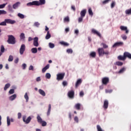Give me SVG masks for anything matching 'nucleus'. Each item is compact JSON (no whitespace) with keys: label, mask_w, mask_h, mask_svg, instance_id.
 Wrapping results in <instances>:
<instances>
[{"label":"nucleus","mask_w":131,"mask_h":131,"mask_svg":"<svg viewBox=\"0 0 131 131\" xmlns=\"http://www.w3.org/2000/svg\"><path fill=\"white\" fill-rule=\"evenodd\" d=\"M8 43H9V45H15V43H16V38H15L14 36H13L12 35H8Z\"/></svg>","instance_id":"nucleus-1"},{"label":"nucleus","mask_w":131,"mask_h":131,"mask_svg":"<svg viewBox=\"0 0 131 131\" xmlns=\"http://www.w3.org/2000/svg\"><path fill=\"white\" fill-rule=\"evenodd\" d=\"M37 120L38 123L41 124L42 126H46L47 125V122H46V121H43L39 115H37Z\"/></svg>","instance_id":"nucleus-2"},{"label":"nucleus","mask_w":131,"mask_h":131,"mask_svg":"<svg viewBox=\"0 0 131 131\" xmlns=\"http://www.w3.org/2000/svg\"><path fill=\"white\" fill-rule=\"evenodd\" d=\"M31 116H29L26 119V116H23V121L26 124H28L31 121Z\"/></svg>","instance_id":"nucleus-3"},{"label":"nucleus","mask_w":131,"mask_h":131,"mask_svg":"<svg viewBox=\"0 0 131 131\" xmlns=\"http://www.w3.org/2000/svg\"><path fill=\"white\" fill-rule=\"evenodd\" d=\"M64 76H65V73H59L56 75V79L58 81L60 80H63L64 79Z\"/></svg>","instance_id":"nucleus-4"},{"label":"nucleus","mask_w":131,"mask_h":131,"mask_svg":"<svg viewBox=\"0 0 131 131\" xmlns=\"http://www.w3.org/2000/svg\"><path fill=\"white\" fill-rule=\"evenodd\" d=\"M26 46L24 44H22L20 46V49H19V54L21 56L24 54V52H25L26 49Z\"/></svg>","instance_id":"nucleus-5"},{"label":"nucleus","mask_w":131,"mask_h":131,"mask_svg":"<svg viewBox=\"0 0 131 131\" xmlns=\"http://www.w3.org/2000/svg\"><path fill=\"white\" fill-rule=\"evenodd\" d=\"M14 118H10L9 116L7 117V126H10V125H11V122H14Z\"/></svg>","instance_id":"nucleus-6"},{"label":"nucleus","mask_w":131,"mask_h":131,"mask_svg":"<svg viewBox=\"0 0 131 131\" xmlns=\"http://www.w3.org/2000/svg\"><path fill=\"white\" fill-rule=\"evenodd\" d=\"M33 45L34 47H38V46L39 45V44L38 43V37H35L33 39Z\"/></svg>","instance_id":"nucleus-7"},{"label":"nucleus","mask_w":131,"mask_h":131,"mask_svg":"<svg viewBox=\"0 0 131 131\" xmlns=\"http://www.w3.org/2000/svg\"><path fill=\"white\" fill-rule=\"evenodd\" d=\"M124 45L123 42H115L112 46L113 48H117L118 47H122Z\"/></svg>","instance_id":"nucleus-8"},{"label":"nucleus","mask_w":131,"mask_h":131,"mask_svg":"<svg viewBox=\"0 0 131 131\" xmlns=\"http://www.w3.org/2000/svg\"><path fill=\"white\" fill-rule=\"evenodd\" d=\"M102 84L104 85H106V84L109 82V78L104 77L102 79Z\"/></svg>","instance_id":"nucleus-9"},{"label":"nucleus","mask_w":131,"mask_h":131,"mask_svg":"<svg viewBox=\"0 0 131 131\" xmlns=\"http://www.w3.org/2000/svg\"><path fill=\"white\" fill-rule=\"evenodd\" d=\"M21 5V3L17 2L12 5V8L14 10H17L19 8V6Z\"/></svg>","instance_id":"nucleus-10"},{"label":"nucleus","mask_w":131,"mask_h":131,"mask_svg":"<svg viewBox=\"0 0 131 131\" xmlns=\"http://www.w3.org/2000/svg\"><path fill=\"white\" fill-rule=\"evenodd\" d=\"M5 21L7 24H15V23H16V20H12L9 18L5 19Z\"/></svg>","instance_id":"nucleus-11"},{"label":"nucleus","mask_w":131,"mask_h":131,"mask_svg":"<svg viewBox=\"0 0 131 131\" xmlns=\"http://www.w3.org/2000/svg\"><path fill=\"white\" fill-rule=\"evenodd\" d=\"M68 96L69 98H70V99H73V98H74V91H69L68 93Z\"/></svg>","instance_id":"nucleus-12"},{"label":"nucleus","mask_w":131,"mask_h":131,"mask_svg":"<svg viewBox=\"0 0 131 131\" xmlns=\"http://www.w3.org/2000/svg\"><path fill=\"white\" fill-rule=\"evenodd\" d=\"M39 2L36 1V4L37 6H40V5L46 4V0H39Z\"/></svg>","instance_id":"nucleus-13"},{"label":"nucleus","mask_w":131,"mask_h":131,"mask_svg":"<svg viewBox=\"0 0 131 131\" xmlns=\"http://www.w3.org/2000/svg\"><path fill=\"white\" fill-rule=\"evenodd\" d=\"M98 52L99 54V56L101 57V56H103L104 55V49L103 48H99L98 49Z\"/></svg>","instance_id":"nucleus-14"},{"label":"nucleus","mask_w":131,"mask_h":131,"mask_svg":"<svg viewBox=\"0 0 131 131\" xmlns=\"http://www.w3.org/2000/svg\"><path fill=\"white\" fill-rule=\"evenodd\" d=\"M81 82H82V80H81V79H78L75 84V88L77 89V88L81 84Z\"/></svg>","instance_id":"nucleus-15"},{"label":"nucleus","mask_w":131,"mask_h":131,"mask_svg":"<svg viewBox=\"0 0 131 131\" xmlns=\"http://www.w3.org/2000/svg\"><path fill=\"white\" fill-rule=\"evenodd\" d=\"M108 105H109V102L107 100H105L104 101L103 107L104 108V109L106 110L108 108Z\"/></svg>","instance_id":"nucleus-16"},{"label":"nucleus","mask_w":131,"mask_h":131,"mask_svg":"<svg viewBox=\"0 0 131 131\" xmlns=\"http://www.w3.org/2000/svg\"><path fill=\"white\" fill-rule=\"evenodd\" d=\"M120 29H121V30L125 31L126 33H128V30H127V27H125L124 26H121Z\"/></svg>","instance_id":"nucleus-17"},{"label":"nucleus","mask_w":131,"mask_h":131,"mask_svg":"<svg viewBox=\"0 0 131 131\" xmlns=\"http://www.w3.org/2000/svg\"><path fill=\"white\" fill-rule=\"evenodd\" d=\"M118 60H119V61H124L125 58V56L124 55V53L123 54V56L119 55L118 56Z\"/></svg>","instance_id":"nucleus-18"},{"label":"nucleus","mask_w":131,"mask_h":131,"mask_svg":"<svg viewBox=\"0 0 131 131\" xmlns=\"http://www.w3.org/2000/svg\"><path fill=\"white\" fill-rule=\"evenodd\" d=\"M19 38L21 41H25V34L21 33L19 35Z\"/></svg>","instance_id":"nucleus-19"},{"label":"nucleus","mask_w":131,"mask_h":131,"mask_svg":"<svg viewBox=\"0 0 131 131\" xmlns=\"http://www.w3.org/2000/svg\"><path fill=\"white\" fill-rule=\"evenodd\" d=\"M124 53L125 59H126V58H128V59H130L131 60V54L129 53V52H125Z\"/></svg>","instance_id":"nucleus-20"},{"label":"nucleus","mask_w":131,"mask_h":131,"mask_svg":"<svg viewBox=\"0 0 131 131\" xmlns=\"http://www.w3.org/2000/svg\"><path fill=\"white\" fill-rule=\"evenodd\" d=\"M92 32L94 33V34H97L98 36H99V37H101V33L98 32L97 30H95V29H93L92 30Z\"/></svg>","instance_id":"nucleus-21"},{"label":"nucleus","mask_w":131,"mask_h":131,"mask_svg":"<svg viewBox=\"0 0 131 131\" xmlns=\"http://www.w3.org/2000/svg\"><path fill=\"white\" fill-rule=\"evenodd\" d=\"M27 6H28V7H31V6H37L36 1L29 2L27 4Z\"/></svg>","instance_id":"nucleus-22"},{"label":"nucleus","mask_w":131,"mask_h":131,"mask_svg":"<svg viewBox=\"0 0 131 131\" xmlns=\"http://www.w3.org/2000/svg\"><path fill=\"white\" fill-rule=\"evenodd\" d=\"M38 93L42 97H46V92L43 90H42V89H39L38 90Z\"/></svg>","instance_id":"nucleus-23"},{"label":"nucleus","mask_w":131,"mask_h":131,"mask_svg":"<svg viewBox=\"0 0 131 131\" xmlns=\"http://www.w3.org/2000/svg\"><path fill=\"white\" fill-rule=\"evenodd\" d=\"M51 109H52V105L51 104H49L48 110L47 113V116H50V115H51Z\"/></svg>","instance_id":"nucleus-24"},{"label":"nucleus","mask_w":131,"mask_h":131,"mask_svg":"<svg viewBox=\"0 0 131 131\" xmlns=\"http://www.w3.org/2000/svg\"><path fill=\"white\" fill-rule=\"evenodd\" d=\"M16 98H17V95L13 94L12 96H11L10 97H9V99L10 101H14V100H15L16 99Z\"/></svg>","instance_id":"nucleus-25"},{"label":"nucleus","mask_w":131,"mask_h":131,"mask_svg":"<svg viewBox=\"0 0 131 131\" xmlns=\"http://www.w3.org/2000/svg\"><path fill=\"white\" fill-rule=\"evenodd\" d=\"M85 14H86V10L83 9L80 12L81 17H85Z\"/></svg>","instance_id":"nucleus-26"},{"label":"nucleus","mask_w":131,"mask_h":131,"mask_svg":"<svg viewBox=\"0 0 131 131\" xmlns=\"http://www.w3.org/2000/svg\"><path fill=\"white\" fill-rule=\"evenodd\" d=\"M49 68H50V65L48 64L42 69V73H45V72H46V71H47Z\"/></svg>","instance_id":"nucleus-27"},{"label":"nucleus","mask_w":131,"mask_h":131,"mask_svg":"<svg viewBox=\"0 0 131 131\" xmlns=\"http://www.w3.org/2000/svg\"><path fill=\"white\" fill-rule=\"evenodd\" d=\"M24 98L26 100V102L28 103V102L29 101V96H28V93H27V92L25 94Z\"/></svg>","instance_id":"nucleus-28"},{"label":"nucleus","mask_w":131,"mask_h":131,"mask_svg":"<svg viewBox=\"0 0 131 131\" xmlns=\"http://www.w3.org/2000/svg\"><path fill=\"white\" fill-rule=\"evenodd\" d=\"M80 106H81L80 103H76L74 106V108L76 109V110H80Z\"/></svg>","instance_id":"nucleus-29"},{"label":"nucleus","mask_w":131,"mask_h":131,"mask_svg":"<svg viewBox=\"0 0 131 131\" xmlns=\"http://www.w3.org/2000/svg\"><path fill=\"white\" fill-rule=\"evenodd\" d=\"M88 13L91 16L93 17L94 16V12H93V10H92L91 8H89L88 9Z\"/></svg>","instance_id":"nucleus-30"},{"label":"nucleus","mask_w":131,"mask_h":131,"mask_svg":"<svg viewBox=\"0 0 131 131\" xmlns=\"http://www.w3.org/2000/svg\"><path fill=\"white\" fill-rule=\"evenodd\" d=\"M64 23H69L70 22V18H69V16H67L64 17L63 19Z\"/></svg>","instance_id":"nucleus-31"},{"label":"nucleus","mask_w":131,"mask_h":131,"mask_svg":"<svg viewBox=\"0 0 131 131\" xmlns=\"http://www.w3.org/2000/svg\"><path fill=\"white\" fill-rule=\"evenodd\" d=\"M17 16L20 18V19H24V18H26V16L24 15V14L20 13H18L17 14Z\"/></svg>","instance_id":"nucleus-32"},{"label":"nucleus","mask_w":131,"mask_h":131,"mask_svg":"<svg viewBox=\"0 0 131 131\" xmlns=\"http://www.w3.org/2000/svg\"><path fill=\"white\" fill-rule=\"evenodd\" d=\"M31 52L32 54H36L37 53V48H33L31 49Z\"/></svg>","instance_id":"nucleus-33"},{"label":"nucleus","mask_w":131,"mask_h":131,"mask_svg":"<svg viewBox=\"0 0 131 131\" xmlns=\"http://www.w3.org/2000/svg\"><path fill=\"white\" fill-rule=\"evenodd\" d=\"M125 70H126V68L123 67L119 70V71L118 72V73L119 74H122V73H123V72H124V71H125Z\"/></svg>","instance_id":"nucleus-34"},{"label":"nucleus","mask_w":131,"mask_h":131,"mask_svg":"<svg viewBox=\"0 0 131 131\" xmlns=\"http://www.w3.org/2000/svg\"><path fill=\"white\" fill-rule=\"evenodd\" d=\"M60 45L62 46H64V47H68L69 46V43L64 41H61L60 42Z\"/></svg>","instance_id":"nucleus-35"},{"label":"nucleus","mask_w":131,"mask_h":131,"mask_svg":"<svg viewBox=\"0 0 131 131\" xmlns=\"http://www.w3.org/2000/svg\"><path fill=\"white\" fill-rule=\"evenodd\" d=\"M8 10L9 11V12H11V13H13L14 10L13 9V7H12V5H8Z\"/></svg>","instance_id":"nucleus-36"},{"label":"nucleus","mask_w":131,"mask_h":131,"mask_svg":"<svg viewBox=\"0 0 131 131\" xmlns=\"http://www.w3.org/2000/svg\"><path fill=\"white\" fill-rule=\"evenodd\" d=\"M114 65H117V66H122V65H123V62L121 61H117L114 63Z\"/></svg>","instance_id":"nucleus-37"},{"label":"nucleus","mask_w":131,"mask_h":131,"mask_svg":"<svg viewBox=\"0 0 131 131\" xmlns=\"http://www.w3.org/2000/svg\"><path fill=\"white\" fill-rule=\"evenodd\" d=\"M90 56L92 58H96V52H92L90 53Z\"/></svg>","instance_id":"nucleus-38"},{"label":"nucleus","mask_w":131,"mask_h":131,"mask_svg":"<svg viewBox=\"0 0 131 131\" xmlns=\"http://www.w3.org/2000/svg\"><path fill=\"white\" fill-rule=\"evenodd\" d=\"M46 39H50L51 38V34H50V31L47 32V34L45 37Z\"/></svg>","instance_id":"nucleus-39"},{"label":"nucleus","mask_w":131,"mask_h":131,"mask_svg":"<svg viewBox=\"0 0 131 131\" xmlns=\"http://www.w3.org/2000/svg\"><path fill=\"white\" fill-rule=\"evenodd\" d=\"M13 60H14V57H13V55H9L8 59V62H13Z\"/></svg>","instance_id":"nucleus-40"},{"label":"nucleus","mask_w":131,"mask_h":131,"mask_svg":"<svg viewBox=\"0 0 131 131\" xmlns=\"http://www.w3.org/2000/svg\"><path fill=\"white\" fill-rule=\"evenodd\" d=\"M126 15H131V8L127 9L125 11Z\"/></svg>","instance_id":"nucleus-41"},{"label":"nucleus","mask_w":131,"mask_h":131,"mask_svg":"<svg viewBox=\"0 0 131 131\" xmlns=\"http://www.w3.org/2000/svg\"><path fill=\"white\" fill-rule=\"evenodd\" d=\"M10 86H11V84L10 83H8L6 84L4 87V91H7V90H8Z\"/></svg>","instance_id":"nucleus-42"},{"label":"nucleus","mask_w":131,"mask_h":131,"mask_svg":"<svg viewBox=\"0 0 131 131\" xmlns=\"http://www.w3.org/2000/svg\"><path fill=\"white\" fill-rule=\"evenodd\" d=\"M49 47L50 49H54L55 48V44H54L52 42H49Z\"/></svg>","instance_id":"nucleus-43"},{"label":"nucleus","mask_w":131,"mask_h":131,"mask_svg":"<svg viewBox=\"0 0 131 131\" xmlns=\"http://www.w3.org/2000/svg\"><path fill=\"white\" fill-rule=\"evenodd\" d=\"M0 26H7V22L6 19L4 21H2L0 23Z\"/></svg>","instance_id":"nucleus-44"},{"label":"nucleus","mask_w":131,"mask_h":131,"mask_svg":"<svg viewBox=\"0 0 131 131\" xmlns=\"http://www.w3.org/2000/svg\"><path fill=\"white\" fill-rule=\"evenodd\" d=\"M45 77L47 79H50L51 78V74L50 73H47L45 75Z\"/></svg>","instance_id":"nucleus-45"},{"label":"nucleus","mask_w":131,"mask_h":131,"mask_svg":"<svg viewBox=\"0 0 131 131\" xmlns=\"http://www.w3.org/2000/svg\"><path fill=\"white\" fill-rule=\"evenodd\" d=\"M1 53H2V54H3V53H5V47H4L3 45H2L1 46Z\"/></svg>","instance_id":"nucleus-46"},{"label":"nucleus","mask_w":131,"mask_h":131,"mask_svg":"<svg viewBox=\"0 0 131 131\" xmlns=\"http://www.w3.org/2000/svg\"><path fill=\"white\" fill-rule=\"evenodd\" d=\"M121 37L122 38L123 40H126L127 39V36L124 34H122L121 35Z\"/></svg>","instance_id":"nucleus-47"},{"label":"nucleus","mask_w":131,"mask_h":131,"mask_svg":"<svg viewBox=\"0 0 131 131\" xmlns=\"http://www.w3.org/2000/svg\"><path fill=\"white\" fill-rule=\"evenodd\" d=\"M67 53H68V54H72V53H73V50L71 49H68L67 50Z\"/></svg>","instance_id":"nucleus-48"},{"label":"nucleus","mask_w":131,"mask_h":131,"mask_svg":"<svg viewBox=\"0 0 131 131\" xmlns=\"http://www.w3.org/2000/svg\"><path fill=\"white\" fill-rule=\"evenodd\" d=\"M101 46H103V49H107L108 45H106L105 43H101Z\"/></svg>","instance_id":"nucleus-49"},{"label":"nucleus","mask_w":131,"mask_h":131,"mask_svg":"<svg viewBox=\"0 0 131 131\" xmlns=\"http://www.w3.org/2000/svg\"><path fill=\"white\" fill-rule=\"evenodd\" d=\"M6 14H7V11L0 10V15H6Z\"/></svg>","instance_id":"nucleus-50"},{"label":"nucleus","mask_w":131,"mask_h":131,"mask_svg":"<svg viewBox=\"0 0 131 131\" xmlns=\"http://www.w3.org/2000/svg\"><path fill=\"white\" fill-rule=\"evenodd\" d=\"M14 93H15V90H14V89H10L9 91V94L10 95H13V94H14Z\"/></svg>","instance_id":"nucleus-51"},{"label":"nucleus","mask_w":131,"mask_h":131,"mask_svg":"<svg viewBox=\"0 0 131 131\" xmlns=\"http://www.w3.org/2000/svg\"><path fill=\"white\" fill-rule=\"evenodd\" d=\"M113 92V90H105V93L106 94H111V93H112Z\"/></svg>","instance_id":"nucleus-52"},{"label":"nucleus","mask_w":131,"mask_h":131,"mask_svg":"<svg viewBox=\"0 0 131 131\" xmlns=\"http://www.w3.org/2000/svg\"><path fill=\"white\" fill-rule=\"evenodd\" d=\"M97 131H104L103 129H102V128H101V126L99 125H97Z\"/></svg>","instance_id":"nucleus-53"},{"label":"nucleus","mask_w":131,"mask_h":131,"mask_svg":"<svg viewBox=\"0 0 131 131\" xmlns=\"http://www.w3.org/2000/svg\"><path fill=\"white\" fill-rule=\"evenodd\" d=\"M40 25V24H39V23L37 21L35 22L34 24V26H36V27H39Z\"/></svg>","instance_id":"nucleus-54"},{"label":"nucleus","mask_w":131,"mask_h":131,"mask_svg":"<svg viewBox=\"0 0 131 131\" xmlns=\"http://www.w3.org/2000/svg\"><path fill=\"white\" fill-rule=\"evenodd\" d=\"M8 3L3 4L2 5H0V9H4L6 6H7Z\"/></svg>","instance_id":"nucleus-55"},{"label":"nucleus","mask_w":131,"mask_h":131,"mask_svg":"<svg viewBox=\"0 0 131 131\" xmlns=\"http://www.w3.org/2000/svg\"><path fill=\"white\" fill-rule=\"evenodd\" d=\"M62 85L63 86H67V85H68V82L66 81H63L62 82Z\"/></svg>","instance_id":"nucleus-56"},{"label":"nucleus","mask_w":131,"mask_h":131,"mask_svg":"<svg viewBox=\"0 0 131 131\" xmlns=\"http://www.w3.org/2000/svg\"><path fill=\"white\" fill-rule=\"evenodd\" d=\"M115 1H113L112 4H111V8L112 9H113V8H114V7H115Z\"/></svg>","instance_id":"nucleus-57"},{"label":"nucleus","mask_w":131,"mask_h":131,"mask_svg":"<svg viewBox=\"0 0 131 131\" xmlns=\"http://www.w3.org/2000/svg\"><path fill=\"white\" fill-rule=\"evenodd\" d=\"M83 20V17L80 16V17L78 18V23H81Z\"/></svg>","instance_id":"nucleus-58"},{"label":"nucleus","mask_w":131,"mask_h":131,"mask_svg":"<svg viewBox=\"0 0 131 131\" xmlns=\"http://www.w3.org/2000/svg\"><path fill=\"white\" fill-rule=\"evenodd\" d=\"M111 0H104L103 1L102 4L103 5H106V4H108Z\"/></svg>","instance_id":"nucleus-59"},{"label":"nucleus","mask_w":131,"mask_h":131,"mask_svg":"<svg viewBox=\"0 0 131 131\" xmlns=\"http://www.w3.org/2000/svg\"><path fill=\"white\" fill-rule=\"evenodd\" d=\"M21 117H22V114H21V113H18L17 114L18 119H20Z\"/></svg>","instance_id":"nucleus-60"},{"label":"nucleus","mask_w":131,"mask_h":131,"mask_svg":"<svg viewBox=\"0 0 131 131\" xmlns=\"http://www.w3.org/2000/svg\"><path fill=\"white\" fill-rule=\"evenodd\" d=\"M21 66L23 67V70H25V69H26V67H27L26 63H23Z\"/></svg>","instance_id":"nucleus-61"},{"label":"nucleus","mask_w":131,"mask_h":131,"mask_svg":"<svg viewBox=\"0 0 131 131\" xmlns=\"http://www.w3.org/2000/svg\"><path fill=\"white\" fill-rule=\"evenodd\" d=\"M74 34L78 35V34H79V30H78V29L75 30L74 31Z\"/></svg>","instance_id":"nucleus-62"},{"label":"nucleus","mask_w":131,"mask_h":131,"mask_svg":"<svg viewBox=\"0 0 131 131\" xmlns=\"http://www.w3.org/2000/svg\"><path fill=\"white\" fill-rule=\"evenodd\" d=\"M74 121H76L77 123H78V117L77 116H75L74 117Z\"/></svg>","instance_id":"nucleus-63"},{"label":"nucleus","mask_w":131,"mask_h":131,"mask_svg":"<svg viewBox=\"0 0 131 131\" xmlns=\"http://www.w3.org/2000/svg\"><path fill=\"white\" fill-rule=\"evenodd\" d=\"M34 68H33V66L31 65L29 68V70H33Z\"/></svg>","instance_id":"nucleus-64"}]
</instances>
